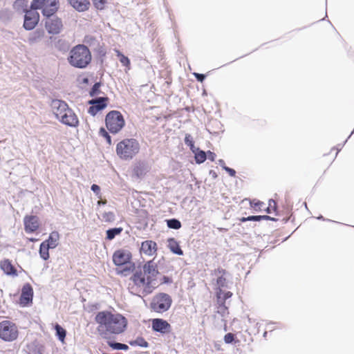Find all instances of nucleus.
<instances>
[{
	"mask_svg": "<svg viewBox=\"0 0 354 354\" xmlns=\"http://www.w3.org/2000/svg\"><path fill=\"white\" fill-rule=\"evenodd\" d=\"M95 321L99 324L97 330L104 339H111L110 334L122 333L127 327V319L120 313H112L108 310L98 312Z\"/></svg>",
	"mask_w": 354,
	"mask_h": 354,
	"instance_id": "f257e3e1",
	"label": "nucleus"
},
{
	"mask_svg": "<svg viewBox=\"0 0 354 354\" xmlns=\"http://www.w3.org/2000/svg\"><path fill=\"white\" fill-rule=\"evenodd\" d=\"M59 8V0H48L46 8L42 9V15L46 18L44 26L49 34L58 35L63 29L62 19L55 15Z\"/></svg>",
	"mask_w": 354,
	"mask_h": 354,
	"instance_id": "f03ea898",
	"label": "nucleus"
},
{
	"mask_svg": "<svg viewBox=\"0 0 354 354\" xmlns=\"http://www.w3.org/2000/svg\"><path fill=\"white\" fill-rule=\"evenodd\" d=\"M91 59V53L84 44H77L73 47L67 58L71 66L80 69L86 68Z\"/></svg>",
	"mask_w": 354,
	"mask_h": 354,
	"instance_id": "7ed1b4c3",
	"label": "nucleus"
},
{
	"mask_svg": "<svg viewBox=\"0 0 354 354\" xmlns=\"http://www.w3.org/2000/svg\"><path fill=\"white\" fill-rule=\"evenodd\" d=\"M48 0H32L30 3V9L25 12L24 17L23 28L26 30H33L39 21V14L38 10L46 8Z\"/></svg>",
	"mask_w": 354,
	"mask_h": 354,
	"instance_id": "20e7f679",
	"label": "nucleus"
},
{
	"mask_svg": "<svg viewBox=\"0 0 354 354\" xmlns=\"http://www.w3.org/2000/svg\"><path fill=\"white\" fill-rule=\"evenodd\" d=\"M140 149L139 142L135 138H125L116 146V154L123 160H129L138 153Z\"/></svg>",
	"mask_w": 354,
	"mask_h": 354,
	"instance_id": "39448f33",
	"label": "nucleus"
},
{
	"mask_svg": "<svg viewBox=\"0 0 354 354\" xmlns=\"http://www.w3.org/2000/svg\"><path fill=\"white\" fill-rule=\"evenodd\" d=\"M171 297L165 292L156 294L151 299L149 308L151 311L162 314L171 308L172 304Z\"/></svg>",
	"mask_w": 354,
	"mask_h": 354,
	"instance_id": "423d86ee",
	"label": "nucleus"
},
{
	"mask_svg": "<svg viewBox=\"0 0 354 354\" xmlns=\"http://www.w3.org/2000/svg\"><path fill=\"white\" fill-rule=\"evenodd\" d=\"M105 124L110 133L116 134L124 127L125 120L119 111L113 110L106 115Z\"/></svg>",
	"mask_w": 354,
	"mask_h": 354,
	"instance_id": "0eeeda50",
	"label": "nucleus"
},
{
	"mask_svg": "<svg viewBox=\"0 0 354 354\" xmlns=\"http://www.w3.org/2000/svg\"><path fill=\"white\" fill-rule=\"evenodd\" d=\"M19 336L18 327L15 323L3 320L0 322V339L4 342H13Z\"/></svg>",
	"mask_w": 354,
	"mask_h": 354,
	"instance_id": "6e6552de",
	"label": "nucleus"
},
{
	"mask_svg": "<svg viewBox=\"0 0 354 354\" xmlns=\"http://www.w3.org/2000/svg\"><path fill=\"white\" fill-rule=\"evenodd\" d=\"M109 99L107 96L95 97L88 101L90 105L88 113L92 116H95L100 111L106 108Z\"/></svg>",
	"mask_w": 354,
	"mask_h": 354,
	"instance_id": "1a4fd4ad",
	"label": "nucleus"
},
{
	"mask_svg": "<svg viewBox=\"0 0 354 354\" xmlns=\"http://www.w3.org/2000/svg\"><path fill=\"white\" fill-rule=\"evenodd\" d=\"M131 252L125 249H118L115 250L112 257L114 265L118 267L127 265L131 261Z\"/></svg>",
	"mask_w": 354,
	"mask_h": 354,
	"instance_id": "9d476101",
	"label": "nucleus"
},
{
	"mask_svg": "<svg viewBox=\"0 0 354 354\" xmlns=\"http://www.w3.org/2000/svg\"><path fill=\"white\" fill-rule=\"evenodd\" d=\"M151 329L153 332L159 333L164 335L168 334L171 330V326L165 319L162 318H154L151 319Z\"/></svg>",
	"mask_w": 354,
	"mask_h": 354,
	"instance_id": "9b49d317",
	"label": "nucleus"
},
{
	"mask_svg": "<svg viewBox=\"0 0 354 354\" xmlns=\"http://www.w3.org/2000/svg\"><path fill=\"white\" fill-rule=\"evenodd\" d=\"M33 288L29 283H26L22 288L19 297V304L21 306H28L32 303Z\"/></svg>",
	"mask_w": 354,
	"mask_h": 354,
	"instance_id": "f8f14e48",
	"label": "nucleus"
},
{
	"mask_svg": "<svg viewBox=\"0 0 354 354\" xmlns=\"http://www.w3.org/2000/svg\"><path fill=\"white\" fill-rule=\"evenodd\" d=\"M50 106H51L56 118L59 120L62 118V116L64 113L69 109L68 105L65 101L58 99L52 100Z\"/></svg>",
	"mask_w": 354,
	"mask_h": 354,
	"instance_id": "ddd939ff",
	"label": "nucleus"
},
{
	"mask_svg": "<svg viewBox=\"0 0 354 354\" xmlns=\"http://www.w3.org/2000/svg\"><path fill=\"white\" fill-rule=\"evenodd\" d=\"M24 224L26 233H33L39 227V219L37 216L26 215L24 218Z\"/></svg>",
	"mask_w": 354,
	"mask_h": 354,
	"instance_id": "4468645a",
	"label": "nucleus"
},
{
	"mask_svg": "<svg viewBox=\"0 0 354 354\" xmlns=\"http://www.w3.org/2000/svg\"><path fill=\"white\" fill-rule=\"evenodd\" d=\"M59 121L65 125L72 127H77L79 124L77 115L71 108L64 113Z\"/></svg>",
	"mask_w": 354,
	"mask_h": 354,
	"instance_id": "2eb2a0df",
	"label": "nucleus"
},
{
	"mask_svg": "<svg viewBox=\"0 0 354 354\" xmlns=\"http://www.w3.org/2000/svg\"><path fill=\"white\" fill-rule=\"evenodd\" d=\"M150 170L149 164L145 160H140L135 163L133 173L138 178L144 177Z\"/></svg>",
	"mask_w": 354,
	"mask_h": 354,
	"instance_id": "dca6fc26",
	"label": "nucleus"
},
{
	"mask_svg": "<svg viewBox=\"0 0 354 354\" xmlns=\"http://www.w3.org/2000/svg\"><path fill=\"white\" fill-rule=\"evenodd\" d=\"M50 41L52 46L62 53H66L70 48V43L64 39L51 36L50 37Z\"/></svg>",
	"mask_w": 354,
	"mask_h": 354,
	"instance_id": "f3484780",
	"label": "nucleus"
},
{
	"mask_svg": "<svg viewBox=\"0 0 354 354\" xmlns=\"http://www.w3.org/2000/svg\"><path fill=\"white\" fill-rule=\"evenodd\" d=\"M157 243L151 240H146L141 243L140 251L148 256L153 255L157 251Z\"/></svg>",
	"mask_w": 354,
	"mask_h": 354,
	"instance_id": "a211bd4d",
	"label": "nucleus"
},
{
	"mask_svg": "<svg viewBox=\"0 0 354 354\" xmlns=\"http://www.w3.org/2000/svg\"><path fill=\"white\" fill-rule=\"evenodd\" d=\"M142 268L144 274L151 279H156V277L160 274L158 266L153 262V260L147 261Z\"/></svg>",
	"mask_w": 354,
	"mask_h": 354,
	"instance_id": "6ab92c4d",
	"label": "nucleus"
},
{
	"mask_svg": "<svg viewBox=\"0 0 354 354\" xmlns=\"http://www.w3.org/2000/svg\"><path fill=\"white\" fill-rule=\"evenodd\" d=\"M0 268L6 275L17 276V270L12 264L11 261L6 259L1 261Z\"/></svg>",
	"mask_w": 354,
	"mask_h": 354,
	"instance_id": "aec40b11",
	"label": "nucleus"
},
{
	"mask_svg": "<svg viewBox=\"0 0 354 354\" xmlns=\"http://www.w3.org/2000/svg\"><path fill=\"white\" fill-rule=\"evenodd\" d=\"M26 348L28 354H44L45 346L37 340L28 344Z\"/></svg>",
	"mask_w": 354,
	"mask_h": 354,
	"instance_id": "412c9836",
	"label": "nucleus"
},
{
	"mask_svg": "<svg viewBox=\"0 0 354 354\" xmlns=\"http://www.w3.org/2000/svg\"><path fill=\"white\" fill-rule=\"evenodd\" d=\"M68 3L77 11L84 12L89 8L88 0H67Z\"/></svg>",
	"mask_w": 354,
	"mask_h": 354,
	"instance_id": "4be33fe9",
	"label": "nucleus"
},
{
	"mask_svg": "<svg viewBox=\"0 0 354 354\" xmlns=\"http://www.w3.org/2000/svg\"><path fill=\"white\" fill-rule=\"evenodd\" d=\"M59 239V232L57 231H53L49 234L48 238L44 241L43 243L50 249H54L58 245Z\"/></svg>",
	"mask_w": 354,
	"mask_h": 354,
	"instance_id": "5701e85b",
	"label": "nucleus"
},
{
	"mask_svg": "<svg viewBox=\"0 0 354 354\" xmlns=\"http://www.w3.org/2000/svg\"><path fill=\"white\" fill-rule=\"evenodd\" d=\"M167 242V247L173 254L178 256L183 255V250L181 249L179 243L174 238H169Z\"/></svg>",
	"mask_w": 354,
	"mask_h": 354,
	"instance_id": "b1692460",
	"label": "nucleus"
},
{
	"mask_svg": "<svg viewBox=\"0 0 354 354\" xmlns=\"http://www.w3.org/2000/svg\"><path fill=\"white\" fill-rule=\"evenodd\" d=\"M156 279H151V277H147L145 279V281L141 285L144 286L142 289V293L143 296H146L149 294H151L153 290L155 289L153 285H155Z\"/></svg>",
	"mask_w": 354,
	"mask_h": 354,
	"instance_id": "393cba45",
	"label": "nucleus"
},
{
	"mask_svg": "<svg viewBox=\"0 0 354 354\" xmlns=\"http://www.w3.org/2000/svg\"><path fill=\"white\" fill-rule=\"evenodd\" d=\"M83 42V44L86 45L88 48H91L92 50L97 48L100 44L98 39L95 36L91 35H86L84 38Z\"/></svg>",
	"mask_w": 354,
	"mask_h": 354,
	"instance_id": "a878e982",
	"label": "nucleus"
},
{
	"mask_svg": "<svg viewBox=\"0 0 354 354\" xmlns=\"http://www.w3.org/2000/svg\"><path fill=\"white\" fill-rule=\"evenodd\" d=\"M194 155V160L196 164L201 165L207 160L206 151L201 149L199 147L196 148L192 151Z\"/></svg>",
	"mask_w": 354,
	"mask_h": 354,
	"instance_id": "bb28decb",
	"label": "nucleus"
},
{
	"mask_svg": "<svg viewBox=\"0 0 354 354\" xmlns=\"http://www.w3.org/2000/svg\"><path fill=\"white\" fill-rule=\"evenodd\" d=\"M121 268L116 269V273L123 277H127L136 268L135 263L131 261L127 265L122 266Z\"/></svg>",
	"mask_w": 354,
	"mask_h": 354,
	"instance_id": "cd10ccee",
	"label": "nucleus"
},
{
	"mask_svg": "<svg viewBox=\"0 0 354 354\" xmlns=\"http://www.w3.org/2000/svg\"><path fill=\"white\" fill-rule=\"evenodd\" d=\"M146 278L143 276L142 271L136 270L131 277L130 280L133 282L136 286H140L145 281Z\"/></svg>",
	"mask_w": 354,
	"mask_h": 354,
	"instance_id": "c85d7f7f",
	"label": "nucleus"
},
{
	"mask_svg": "<svg viewBox=\"0 0 354 354\" xmlns=\"http://www.w3.org/2000/svg\"><path fill=\"white\" fill-rule=\"evenodd\" d=\"M106 340L108 346L111 347L113 350L126 351L129 348V346L126 344L117 342L115 341L111 340V339Z\"/></svg>",
	"mask_w": 354,
	"mask_h": 354,
	"instance_id": "c756f323",
	"label": "nucleus"
},
{
	"mask_svg": "<svg viewBox=\"0 0 354 354\" xmlns=\"http://www.w3.org/2000/svg\"><path fill=\"white\" fill-rule=\"evenodd\" d=\"M129 344L131 346H140L142 348H148L149 346V342L142 336H138L135 339L130 340Z\"/></svg>",
	"mask_w": 354,
	"mask_h": 354,
	"instance_id": "7c9ffc66",
	"label": "nucleus"
},
{
	"mask_svg": "<svg viewBox=\"0 0 354 354\" xmlns=\"http://www.w3.org/2000/svg\"><path fill=\"white\" fill-rule=\"evenodd\" d=\"M123 228L121 227L109 228L106 231V239L107 240H113L117 235H119L122 232Z\"/></svg>",
	"mask_w": 354,
	"mask_h": 354,
	"instance_id": "2f4dec72",
	"label": "nucleus"
},
{
	"mask_svg": "<svg viewBox=\"0 0 354 354\" xmlns=\"http://www.w3.org/2000/svg\"><path fill=\"white\" fill-rule=\"evenodd\" d=\"M50 248L46 245L43 242L41 243L39 245V254L40 257L44 260L47 261L50 258L49 250Z\"/></svg>",
	"mask_w": 354,
	"mask_h": 354,
	"instance_id": "473e14b6",
	"label": "nucleus"
},
{
	"mask_svg": "<svg viewBox=\"0 0 354 354\" xmlns=\"http://www.w3.org/2000/svg\"><path fill=\"white\" fill-rule=\"evenodd\" d=\"M54 328L55 330V333L56 336L57 337V339L61 342H64L66 335V329H64L59 324H56Z\"/></svg>",
	"mask_w": 354,
	"mask_h": 354,
	"instance_id": "72a5a7b5",
	"label": "nucleus"
},
{
	"mask_svg": "<svg viewBox=\"0 0 354 354\" xmlns=\"http://www.w3.org/2000/svg\"><path fill=\"white\" fill-rule=\"evenodd\" d=\"M165 221L169 229L179 230L182 227L181 222L176 218L166 219Z\"/></svg>",
	"mask_w": 354,
	"mask_h": 354,
	"instance_id": "f704fd0d",
	"label": "nucleus"
},
{
	"mask_svg": "<svg viewBox=\"0 0 354 354\" xmlns=\"http://www.w3.org/2000/svg\"><path fill=\"white\" fill-rule=\"evenodd\" d=\"M27 3L28 1L26 0H16L13 6L17 10H21V11L25 13V12L29 10Z\"/></svg>",
	"mask_w": 354,
	"mask_h": 354,
	"instance_id": "c9c22d12",
	"label": "nucleus"
},
{
	"mask_svg": "<svg viewBox=\"0 0 354 354\" xmlns=\"http://www.w3.org/2000/svg\"><path fill=\"white\" fill-rule=\"evenodd\" d=\"M101 86V82H95L89 91V95L92 97H97V95L102 93V91L100 90Z\"/></svg>",
	"mask_w": 354,
	"mask_h": 354,
	"instance_id": "e433bc0d",
	"label": "nucleus"
},
{
	"mask_svg": "<svg viewBox=\"0 0 354 354\" xmlns=\"http://www.w3.org/2000/svg\"><path fill=\"white\" fill-rule=\"evenodd\" d=\"M185 144L189 147L191 151H194V150L197 148L195 146V142L192 136L189 133H186L184 139Z\"/></svg>",
	"mask_w": 354,
	"mask_h": 354,
	"instance_id": "4c0bfd02",
	"label": "nucleus"
},
{
	"mask_svg": "<svg viewBox=\"0 0 354 354\" xmlns=\"http://www.w3.org/2000/svg\"><path fill=\"white\" fill-rule=\"evenodd\" d=\"M44 35V32L42 30H37L35 32H32L29 37V41L31 44L37 42L39 39H40Z\"/></svg>",
	"mask_w": 354,
	"mask_h": 354,
	"instance_id": "58836bf2",
	"label": "nucleus"
},
{
	"mask_svg": "<svg viewBox=\"0 0 354 354\" xmlns=\"http://www.w3.org/2000/svg\"><path fill=\"white\" fill-rule=\"evenodd\" d=\"M99 135L100 136L103 137L106 140V143L109 145H111V144H112L111 136L109 135V133L104 127H101L100 129Z\"/></svg>",
	"mask_w": 354,
	"mask_h": 354,
	"instance_id": "ea45409f",
	"label": "nucleus"
},
{
	"mask_svg": "<svg viewBox=\"0 0 354 354\" xmlns=\"http://www.w3.org/2000/svg\"><path fill=\"white\" fill-rule=\"evenodd\" d=\"M223 339L224 342L227 344H233L238 342V340H236V335L232 333H227L225 334Z\"/></svg>",
	"mask_w": 354,
	"mask_h": 354,
	"instance_id": "a19ab883",
	"label": "nucleus"
},
{
	"mask_svg": "<svg viewBox=\"0 0 354 354\" xmlns=\"http://www.w3.org/2000/svg\"><path fill=\"white\" fill-rule=\"evenodd\" d=\"M216 285L220 290L221 288H227V279L225 275H221L217 277Z\"/></svg>",
	"mask_w": 354,
	"mask_h": 354,
	"instance_id": "79ce46f5",
	"label": "nucleus"
},
{
	"mask_svg": "<svg viewBox=\"0 0 354 354\" xmlns=\"http://www.w3.org/2000/svg\"><path fill=\"white\" fill-rule=\"evenodd\" d=\"M102 219L105 222H113L115 219V214L112 212H104L102 214Z\"/></svg>",
	"mask_w": 354,
	"mask_h": 354,
	"instance_id": "37998d69",
	"label": "nucleus"
},
{
	"mask_svg": "<svg viewBox=\"0 0 354 354\" xmlns=\"http://www.w3.org/2000/svg\"><path fill=\"white\" fill-rule=\"evenodd\" d=\"M118 57H119V60L120 63L124 66H130V59L128 58V57L125 56L124 54H122L121 52L118 51L117 54Z\"/></svg>",
	"mask_w": 354,
	"mask_h": 354,
	"instance_id": "c03bdc74",
	"label": "nucleus"
},
{
	"mask_svg": "<svg viewBox=\"0 0 354 354\" xmlns=\"http://www.w3.org/2000/svg\"><path fill=\"white\" fill-rule=\"evenodd\" d=\"M94 7L100 10L104 8L107 0H92Z\"/></svg>",
	"mask_w": 354,
	"mask_h": 354,
	"instance_id": "a18cd8bd",
	"label": "nucleus"
},
{
	"mask_svg": "<svg viewBox=\"0 0 354 354\" xmlns=\"http://www.w3.org/2000/svg\"><path fill=\"white\" fill-rule=\"evenodd\" d=\"M93 51L95 52L96 55L100 57H104L106 54V50L101 44H100L99 46L95 48Z\"/></svg>",
	"mask_w": 354,
	"mask_h": 354,
	"instance_id": "49530a36",
	"label": "nucleus"
},
{
	"mask_svg": "<svg viewBox=\"0 0 354 354\" xmlns=\"http://www.w3.org/2000/svg\"><path fill=\"white\" fill-rule=\"evenodd\" d=\"M91 191L98 197H101L100 187L97 184H93L91 187Z\"/></svg>",
	"mask_w": 354,
	"mask_h": 354,
	"instance_id": "de8ad7c7",
	"label": "nucleus"
},
{
	"mask_svg": "<svg viewBox=\"0 0 354 354\" xmlns=\"http://www.w3.org/2000/svg\"><path fill=\"white\" fill-rule=\"evenodd\" d=\"M193 75L196 80L201 83L203 82L206 78V75L203 73H194Z\"/></svg>",
	"mask_w": 354,
	"mask_h": 354,
	"instance_id": "09e8293b",
	"label": "nucleus"
},
{
	"mask_svg": "<svg viewBox=\"0 0 354 354\" xmlns=\"http://www.w3.org/2000/svg\"><path fill=\"white\" fill-rule=\"evenodd\" d=\"M172 282V278L169 276L164 275L161 278V284H171Z\"/></svg>",
	"mask_w": 354,
	"mask_h": 354,
	"instance_id": "8fccbe9b",
	"label": "nucleus"
},
{
	"mask_svg": "<svg viewBox=\"0 0 354 354\" xmlns=\"http://www.w3.org/2000/svg\"><path fill=\"white\" fill-rule=\"evenodd\" d=\"M228 274V272L221 268H218L217 269L214 270V274L216 276H221V275H226Z\"/></svg>",
	"mask_w": 354,
	"mask_h": 354,
	"instance_id": "3c124183",
	"label": "nucleus"
},
{
	"mask_svg": "<svg viewBox=\"0 0 354 354\" xmlns=\"http://www.w3.org/2000/svg\"><path fill=\"white\" fill-rule=\"evenodd\" d=\"M206 153H207V159H209L210 161H212V162L215 161L216 154L214 152L208 150L206 151Z\"/></svg>",
	"mask_w": 354,
	"mask_h": 354,
	"instance_id": "603ef678",
	"label": "nucleus"
},
{
	"mask_svg": "<svg viewBox=\"0 0 354 354\" xmlns=\"http://www.w3.org/2000/svg\"><path fill=\"white\" fill-rule=\"evenodd\" d=\"M139 288H140V286H136L133 284V286H132L131 287H129V289L131 294L140 297V295H139L138 294V290Z\"/></svg>",
	"mask_w": 354,
	"mask_h": 354,
	"instance_id": "864d4df0",
	"label": "nucleus"
},
{
	"mask_svg": "<svg viewBox=\"0 0 354 354\" xmlns=\"http://www.w3.org/2000/svg\"><path fill=\"white\" fill-rule=\"evenodd\" d=\"M249 216V221L259 222L261 221V215H252Z\"/></svg>",
	"mask_w": 354,
	"mask_h": 354,
	"instance_id": "5fc2aeb1",
	"label": "nucleus"
},
{
	"mask_svg": "<svg viewBox=\"0 0 354 354\" xmlns=\"http://www.w3.org/2000/svg\"><path fill=\"white\" fill-rule=\"evenodd\" d=\"M231 177H235L236 176V171L232 169V168H230L229 167H227L226 168V169L225 170Z\"/></svg>",
	"mask_w": 354,
	"mask_h": 354,
	"instance_id": "6e6d98bb",
	"label": "nucleus"
},
{
	"mask_svg": "<svg viewBox=\"0 0 354 354\" xmlns=\"http://www.w3.org/2000/svg\"><path fill=\"white\" fill-rule=\"evenodd\" d=\"M348 139V138H347L342 145V144H339V145H337V146H336V147L333 148V149H336L337 150V152L335 153V157L337 156L338 153L341 151L342 148L345 145V143L347 142Z\"/></svg>",
	"mask_w": 354,
	"mask_h": 354,
	"instance_id": "4d7b16f0",
	"label": "nucleus"
},
{
	"mask_svg": "<svg viewBox=\"0 0 354 354\" xmlns=\"http://www.w3.org/2000/svg\"><path fill=\"white\" fill-rule=\"evenodd\" d=\"M261 221L266 220V221H278L277 218L271 217L268 215H261Z\"/></svg>",
	"mask_w": 354,
	"mask_h": 354,
	"instance_id": "13d9d810",
	"label": "nucleus"
},
{
	"mask_svg": "<svg viewBox=\"0 0 354 354\" xmlns=\"http://www.w3.org/2000/svg\"><path fill=\"white\" fill-rule=\"evenodd\" d=\"M223 170H225L227 166H226L225 161L223 159H219L217 162Z\"/></svg>",
	"mask_w": 354,
	"mask_h": 354,
	"instance_id": "bf43d9fd",
	"label": "nucleus"
},
{
	"mask_svg": "<svg viewBox=\"0 0 354 354\" xmlns=\"http://www.w3.org/2000/svg\"><path fill=\"white\" fill-rule=\"evenodd\" d=\"M263 202H261V201H257L256 203H252V202H251V203H250V205H251L252 207H254V208H256V207H259V208H260V206H261V205H263Z\"/></svg>",
	"mask_w": 354,
	"mask_h": 354,
	"instance_id": "052dcab7",
	"label": "nucleus"
},
{
	"mask_svg": "<svg viewBox=\"0 0 354 354\" xmlns=\"http://www.w3.org/2000/svg\"><path fill=\"white\" fill-rule=\"evenodd\" d=\"M279 324L278 322H270L266 325V328H267L268 329H269V330H270V331L271 332V331L274 330V328H272V326H271V325H272V324Z\"/></svg>",
	"mask_w": 354,
	"mask_h": 354,
	"instance_id": "680f3d73",
	"label": "nucleus"
},
{
	"mask_svg": "<svg viewBox=\"0 0 354 354\" xmlns=\"http://www.w3.org/2000/svg\"><path fill=\"white\" fill-rule=\"evenodd\" d=\"M209 174L212 177L213 179H216L218 177L216 172L214 170H209Z\"/></svg>",
	"mask_w": 354,
	"mask_h": 354,
	"instance_id": "e2e57ef3",
	"label": "nucleus"
},
{
	"mask_svg": "<svg viewBox=\"0 0 354 354\" xmlns=\"http://www.w3.org/2000/svg\"><path fill=\"white\" fill-rule=\"evenodd\" d=\"M272 203H274L273 210H274L276 212L277 211L276 203H275V202H274V201L273 199H270L269 200V205L272 206Z\"/></svg>",
	"mask_w": 354,
	"mask_h": 354,
	"instance_id": "0e129e2a",
	"label": "nucleus"
},
{
	"mask_svg": "<svg viewBox=\"0 0 354 354\" xmlns=\"http://www.w3.org/2000/svg\"><path fill=\"white\" fill-rule=\"evenodd\" d=\"M232 295V293L231 292H230V291H227V292H225V294H224V299L225 300V299L231 297Z\"/></svg>",
	"mask_w": 354,
	"mask_h": 354,
	"instance_id": "69168bd1",
	"label": "nucleus"
},
{
	"mask_svg": "<svg viewBox=\"0 0 354 354\" xmlns=\"http://www.w3.org/2000/svg\"><path fill=\"white\" fill-rule=\"evenodd\" d=\"M272 209H273V208L272 207V206L268 205V207L265 209V212L267 214H271Z\"/></svg>",
	"mask_w": 354,
	"mask_h": 354,
	"instance_id": "338daca9",
	"label": "nucleus"
},
{
	"mask_svg": "<svg viewBox=\"0 0 354 354\" xmlns=\"http://www.w3.org/2000/svg\"><path fill=\"white\" fill-rule=\"evenodd\" d=\"M249 216H247V217H241V218H239V221L241 222V223H245L246 221H249Z\"/></svg>",
	"mask_w": 354,
	"mask_h": 354,
	"instance_id": "774afa93",
	"label": "nucleus"
}]
</instances>
